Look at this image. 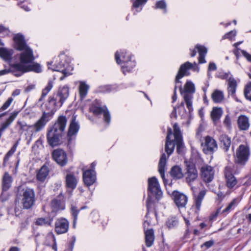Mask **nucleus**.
<instances>
[{
    "instance_id": "obj_1",
    "label": "nucleus",
    "mask_w": 251,
    "mask_h": 251,
    "mask_svg": "<svg viewBox=\"0 0 251 251\" xmlns=\"http://www.w3.org/2000/svg\"><path fill=\"white\" fill-rule=\"evenodd\" d=\"M66 117L59 116L52 127L48 130L47 133V140L49 146L53 148L63 144L62 135L66 126Z\"/></svg>"
},
{
    "instance_id": "obj_2",
    "label": "nucleus",
    "mask_w": 251,
    "mask_h": 251,
    "mask_svg": "<svg viewBox=\"0 0 251 251\" xmlns=\"http://www.w3.org/2000/svg\"><path fill=\"white\" fill-rule=\"evenodd\" d=\"M69 95V89L67 86L60 87L56 93L50 95L45 105L48 109L54 110L62 106L63 103L67 99Z\"/></svg>"
},
{
    "instance_id": "obj_3",
    "label": "nucleus",
    "mask_w": 251,
    "mask_h": 251,
    "mask_svg": "<svg viewBox=\"0 0 251 251\" xmlns=\"http://www.w3.org/2000/svg\"><path fill=\"white\" fill-rule=\"evenodd\" d=\"M68 57L64 52H61L55 58V61L53 65V68H51L52 62H48L47 65L49 69H51L53 71H57L61 72L64 76H68L72 73L69 71L71 68L67 61Z\"/></svg>"
},
{
    "instance_id": "obj_4",
    "label": "nucleus",
    "mask_w": 251,
    "mask_h": 251,
    "mask_svg": "<svg viewBox=\"0 0 251 251\" xmlns=\"http://www.w3.org/2000/svg\"><path fill=\"white\" fill-rule=\"evenodd\" d=\"M175 146V143L174 142V141L166 139L165 151L167 154V156L165 153H163L161 154L159 160L158 164V172L165 184H166V179L165 178V171L167 160L170 155L173 152Z\"/></svg>"
},
{
    "instance_id": "obj_5",
    "label": "nucleus",
    "mask_w": 251,
    "mask_h": 251,
    "mask_svg": "<svg viewBox=\"0 0 251 251\" xmlns=\"http://www.w3.org/2000/svg\"><path fill=\"white\" fill-rule=\"evenodd\" d=\"M179 91L183 97L187 108L189 110V112L191 113L193 110L192 100L193 99V94L195 92L194 84L190 81H187L185 84L183 90L182 86H180Z\"/></svg>"
},
{
    "instance_id": "obj_6",
    "label": "nucleus",
    "mask_w": 251,
    "mask_h": 251,
    "mask_svg": "<svg viewBox=\"0 0 251 251\" xmlns=\"http://www.w3.org/2000/svg\"><path fill=\"white\" fill-rule=\"evenodd\" d=\"M250 148L244 145H240L236 152L235 162L240 166H244L248 161L250 156Z\"/></svg>"
},
{
    "instance_id": "obj_7",
    "label": "nucleus",
    "mask_w": 251,
    "mask_h": 251,
    "mask_svg": "<svg viewBox=\"0 0 251 251\" xmlns=\"http://www.w3.org/2000/svg\"><path fill=\"white\" fill-rule=\"evenodd\" d=\"M148 193L149 198L154 196L157 200H159L162 196L159 182L155 176L148 179Z\"/></svg>"
},
{
    "instance_id": "obj_8",
    "label": "nucleus",
    "mask_w": 251,
    "mask_h": 251,
    "mask_svg": "<svg viewBox=\"0 0 251 251\" xmlns=\"http://www.w3.org/2000/svg\"><path fill=\"white\" fill-rule=\"evenodd\" d=\"M22 203L24 209H28L34 204L35 194L32 188L26 187L23 190Z\"/></svg>"
},
{
    "instance_id": "obj_9",
    "label": "nucleus",
    "mask_w": 251,
    "mask_h": 251,
    "mask_svg": "<svg viewBox=\"0 0 251 251\" xmlns=\"http://www.w3.org/2000/svg\"><path fill=\"white\" fill-rule=\"evenodd\" d=\"M201 146L205 154H213L218 149V145L214 139L210 136L204 138V141L201 142Z\"/></svg>"
},
{
    "instance_id": "obj_10",
    "label": "nucleus",
    "mask_w": 251,
    "mask_h": 251,
    "mask_svg": "<svg viewBox=\"0 0 251 251\" xmlns=\"http://www.w3.org/2000/svg\"><path fill=\"white\" fill-rule=\"evenodd\" d=\"M90 111L95 115L98 116L102 114L104 122L108 125L110 123L111 116L110 113L106 106H97L94 103L90 107Z\"/></svg>"
},
{
    "instance_id": "obj_11",
    "label": "nucleus",
    "mask_w": 251,
    "mask_h": 251,
    "mask_svg": "<svg viewBox=\"0 0 251 251\" xmlns=\"http://www.w3.org/2000/svg\"><path fill=\"white\" fill-rule=\"evenodd\" d=\"M233 169L230 166H226L224 171L226 186L228 188H234L238 183V180L233 174Z\"/></svg>"
},
{
    "instance_id": "obj_12",
    "label": "nucleus",
    "mask_w": 251,
    "mask_h": 251,
    "mask_svg": "<svg viewBox=\"0 0 251 251\" xmlns=\"http://www.w3.org/2000/svg\"><path fill=\"white\" fill-rule=\"evenodd\" d=\"M53 160L61 167L66 165L68 162V157L66 151L61 149L54 150L51 153Z\"/></svg>"
},
{
    "instance_id": "obj_13",
    "label": "nucleus",
    "mask_w": 251,
    "mask_h": 251,
    "mask_svg": "<svg viewBox=\"0 0 251 251\" xmlns=\"http://www.w3.org/2000/svg\"><path fill=\"white\" fill-rule=\"evenodd\" d=\"M186 172H185V179L189 185L194 182L198 177V171L195 165L191 162H185Z\"/></svg>"
},
{
    "instance_id": "obj_14",
    "label": "nucleus",
    "mask_w": 251,
    "mask_h": 251,
    "mask_svg": "<svg viewBox=\"0 0 251 251\" xmlns=\"http://www.w3.org/2000/svg\"><path fill=\"white\" fill-rule=\"evenodd\" d=\"M79 129V125L78 123L76 121V116L73 115L67 133L68 142L69 145H70L73 140L75 139V136L78 132Z\"/></svg>"
},
{
    "instance_id": "obj_15",
    "label": "nucleus",
    "mask_w": 251,
    "mask_h": 251,
    "mask_svg": "<svg viewBox=\"0 0 251 251\" xmlns=\"http://www.w3.org/2000/svg\"><path fill=\"white\" fill-rule=\"evenodd\" d=\"M42 115L37 121L41 127L44 129L47 124L52 118L55 113L54 110L48 109L47 107L42 109Z\"/></svg>"
},
{
    "instance_id": "obj_16",
    "label": "nucleus",
    "mask_w": 251,
    "mask_h": 251,
    "mask_svg": "<svg viewBox=\"0 0 251 251\" xmlns=\"http://www.w3.org/2000/svg\"><path fill=\"white\" fill-rule=\"evenodd\" d=\"M214 171L213 168L209 165H205L201 169V179L205 183L212 181L214 178Z\"/></svg>"
},
{
    "instance_id": "obj_17",
    "label": "nucleus",
    "mask_w": 251,
    "mask_h": 251,
    "mask_svg": "<svg viewBox=\"0 0 251 251\" xmlns=\"http://www.w3.org/2000/svg\"><path fill=\"white\" fill-rule=\"evenodd\" d=\"M69 222L65 218L57 219L55 223V231L57 234L66 233L69 229Z\"/></svg>"
},
{
    "instance_id": "obj_18",
    "label": "nucleus",
    "mask_w": 251,
    "mask_h": 251,
    "mask_svg": "<svg viewBox=\"0 0 251 251\" xmlns=\"http://www.w3.org/2000/svg\"><path fill=\"white\" fill-rule=\"evenodd\" d=\"M193 67V64L188 61L186 62L184 64H182L178 71V73L176 75L175 79V83L176 84L181 82L179 80L180 79L182 78L185 75H189V73L188 71Z\"/></svg>"
},
{
    "instance_id": "obj_19",
    "label": "nucleus",
    "mask_w": 251,
    "mask_h": 251,
    "mask_svg": "<svg viewBox=\"0 0 251 251\" xmlns=\"http://www.w3.org/2000/svg\"><path fill=\"white\" fill-rule=\"evenodd\" d=\"M206 191L205 189L201 190L198 194H195L194 192L193 193L195 208L194 212L197 217H198L199 213L200 211L201 205V202L206 195Z\"/></svg>"
},
{
    "instance_id": "obj_20",
    "label": "nucleus",
    "mask_w": 251,
    "mask_h": 251,
    "mask_svg": "<svg viewBox=\"0 0 251 251\" xmlns=\"http://www.w3.org/2000/svg\"><path fill=\"white\" fill-rule=\"evenodd\" d=\"M174 201L176 205L179 208L185 207L187 201L188 197L183 193L177 191L173 192Z\"/></svg>"
},
{
    "instance_id": "obj_21",
    "label": "nucleus",
    "mask_w": 251,
    "mask_h": 251,
    "mask_svg": "<svg viewBox=\"0 0 251 251\" xmlns=\"http://www.w3.org/2000/svg\"><path fill=\"white\" fill-rule=\"evenodd\" d=\"M20 56V60L22 64H28L31 63L34 60V57L32 50L29 47L22 50Z\"/></svg>"
},
{
    "instance_id": "obj_22",
    "label": "nucleus",
    "mask_w": 251,
    "mask_h": 251,
    "mask_svg": "<svg viewBox=\"0 0 251 251\" xmlns=\"http://www.w3.org/2000/svg\"><path fill=\"white\" fill-rule=\"evenodd\" d=\"M83 180L87 186L92 185L96 180V172L93 170H87L83 173Z\"/></svg>"
},
{
    "instance_id": "obj_23",
    "label": "nucleus",
    "mask_w": 251,
    "mask_h": 251,
    "mask_svg": "<svg viewBox=\"0 0 251 251\" xmlns=\"http://www.w3.org/2000/svg\"><path fill=\"white\" fill-rule=\"evenodd\" d=\"M19 113V111L15 110L10 113L8 117L0 123V129L5 131L15 120Z\"/></svg>"
},
{
    "instance_id": "obj_24",
    "label": "nucleus",
    "mask_w": 251,
    "mask_h": 251,
    "mask_svg": "<svg viewBox=\"0 0 251 251\" xmlns=\"http://www.w3.org/2000/svg\"><path fill=\"white\" fill-rule=\"evenodd\" d=\"M237 126L241 131H247L250 126L249 118L245 115H240L237 119Z\"/></svg>"
},
{
    "instance_id": "obj_25",
    "label": "nucleus",
    "mask_w": 251,
    "mask_h": 251,
    "mask_svg": "<svg viewBox=\"0 0 251 251\" xmlns=\"http://www.w3.org/2000/svg\"><path fill=\"white\" fill-rule=\"evenodd\" d=\"M15 43V48L19 50H24L28 48L26 45L24 36L20 34H16L13 38Z\"/></svg>"
},
{
    "instance_id": "obj_26",
    "label": "nucleus",
    "mask_w": 251,
    "mask_h": 251,
    "mask_svg": "<svg viewBox=\"0 0 251 251\" xmlns=\"http://www.w3.org/2000/svg\"><path fill=\"white\" fill-rule=\"evenodd\" d=\"M220 146L225 151H229L231 145V138L226 134H222L219 137Z\"/></svg>"
},
{
    "instance_id": "obj_27",
    "label": "nucleus",
    "mask_w": 251,
    "mask_h": 251,
    "mask_svg": "<svg viewBox=\"0 0 251 251\" xmlns=\"http://www.w3.org/2000/svg\"><path fill=\"white\" fill-rule=\"evenodd\" d=\"M223 110L221 107H213L210 113V116L214 124H216L217 122L220 119L223 115Z\"/></svg>"
},
{
    "instance_id": "obj_28",
    "label": "nucleus",
    "mask_w": 251,
    "mask_h": 251,
    "mask_svg": "<svg viewBox=\"0 0 251 251\" xmlns=\"http://www.w3.org/2000/svg\"><path fill=\"white\" fill-rule=\"evenodd\" d=\"M49 173V168L44 165L38 171L37 175L36 178L37 180L40 182H44L47 176H48Z\"/></svg>"
},
{
    "instance_id": "obj_29",
    "label": "nucleus",
    "mask_w": 251,
    "mask_h": 251,
    "mask_svg": "<svg viewBox=\"0 0 251 251\" xmlns=\"http://www.w3.org/2000/svg\"><path fill=\"white\" fill-rule=\"evenodd\" d=\"M12 182V177L7 172H5L2 177V189L3 191H7L11 187Z\"/></svg>"
},
{
    "instance_id": "obj_30",
    "label": "nucleus",
    "mask_w": 251,
    "mask_h": 251,
    "mask_svg": "<svg viewBox=\"0 0 251 251\" xmlns=\"http://www.w3.org/2000/svg\"><path fill=\"white\" fill-rule=\"evenodd\" d=\"M77 182V179L73 174L69 173L67 174L66 183L67 187L74 189L76 187Z\"/></svg>"
},
{
    "instance_id": "obj_31",
    "label": "nucleus",
    "mask_w": 251,
    "mask_h": 251,
    "mask_svg": "<svg viewBox=\"0 0 251 251\" xmlns=\"http://www.w3.org/2000/svg\"><path fill=\"white\" fill-rule=\"evenodd\" d=\"M145 242L147 247H151L154 241V231L153 229H147L145 231Z\"/></svg>"
},
{
    "instance_id": "obj_32",
    "label": "nucleus",
    "mask_w": 251,
    "mask_h": 251,
    "mask_svg": "<svg viewBox=\"0 0 251 251\" xmlns=\"http://www.w3.org/2000/svg\"><path fill=\"white\" fill-rule=\"evenodd\" d=\"M224 98V94L222 91L216 89L211 94V99L214 103H221Z\"/></svg>"
},
{
    "instance_id": "obj_33",
    "label": "nucleus",
    "mask_w": 251,
    "mask_h": 251,
    "mask_svg": "<svg viewBox=\"0 0 251 251\" xmlns=\"http://www.w3.org/2000/svg\"><path fill=\"white\" fill-rule=\"evenodd\" d=\"M13 54L12 50H8L4 48H0V56L6 61L10 62Z\"/></svg>"
},
{
    "instance_id": "obj_34",
    "label": "nucleus",
    "mask_w": 251,
    "mask_h": 251,
    "mask_svg": "<svg viewBox=\"0 0 251 251\" xmlns=\"http://www.w3.org/2000/svg\"><path fill=\"white\" fill-rule=\"evenodd\" d=\"M171 176L175 179H181L183 176L181 168L179 166H173L170 172Z\"/></svg>"
},
{
    "instance_id": "obj_35",
    "label": "nucleus",
    "mask_w": 251,
    "mask_h": 251,
    "mask_svg": "<svg viewBox=\"0 0 251 251\" xmlns=\"http://www.w3.org/2000/svg\"><path fill=\"white\" fill-rule=\"evenodd\" d=\"M24 64L16 63L11 66V70L13 72H18L19 74H15L16 75L20 76L23 73L27 72V66H25Z\"/></svg>"
},
{
    "instance_id": "obj_36",
    "label": "nucleus",
    "mask_w": 251,
    "mask_h": 251,
    "mask_svg": "<svg viewBox=\"0 0 251 251\" xmlns=\"http://www.w3.org/2000/svg\"><path fill=\"white\" fill-rule=\"evenodd\" d=\"M89 87L85 82H81L79 86V93L81 100L84 99L88 93Z\"/></svg>"
},
{
    "instance_id": "obj_37",
    "label": "nucleus",
    "mask_w": 251,
    "mask_h": 251,
    "mask_svg": "<svg viewBox=\"0 0 251 251\" xmlns=\"http://www.w3.org/2000/svg\"><path fill=\"white\" fill-rule=\"evenodd\" d=\"M13 101V99L12 97H9L6 100V101L2 104V105L0 107V113L6 110L11 104L12 101ZM7 113L6 112H4L1 113H0V119L3 116H5L7 115Z\"/></svg>"
},
{
    "instance_id": "obj_38",
    "label": "nucleus",
    "mask_w": 251,
    "mask_h": 251,
    "mask_svg": "<svg viewBox=\"0 0 251 251\" xmlns=\"http://www.w3.org/2000/svg\"><path fill=\"white\" fill-rule=\"evenodd\" d=\"M178 224V220L176 216L170 217L166 222V225L169 229L176 227Z\"/></svg>"
},
{
    "instance_id": "obj_39",
    "label": "nucleus",
    "mask_w": 251,
    "mask_h": 251,
    "mask_svg": "<svg viewBox=\"0 0 251 251\" xmlns=\"http://www.w3.org/2000/svg\"><path fill=\"white\" fill-rule=\"evenodd\" d=\"M52 222V219L50 217L39 218L36 222L35 224L37 226H50Z\"/></svg>"
},
{
    "instance_id": "obj_40",
    "label": "nucleus",
    "mask_w": 251,
    "mask_h": 251,
    "mask_svg": "<svg viewBox=\"0 0 251 251\" xmlns=\"http://www.w3.org/2000/svg\"><path fill=\"white\" fill-rule=\"evenodd\" d=\"M19 144V141H17L11 149L6 153L3 158V166H5L6 163L8 161L10 157L12 156L16 151L17 148Z\"/></svg>"
},
{
    "instance_id": "obj_41",
    "label": "nucleus",
    "mask_w": 251,
    "mask_h": 251,
    "mask_svg": "<svg viewBox=\"0 0 251 251\" xmlns=\"http://www.w3.org/2000/svg\"><path fill=\"white\" fill-rule=\"evenodd\" d=\"M129 63H126V64L122 66V70L124 75H126V73L130 72L132 69L135 66L136 63L134 61H129Z\"/></svg>"
},
{
    "instance_id": "obj_42",
    "label": "nucleus",
    "mask_w": 251,
    "mask_h": 251,
    "mask_svg": "<svg viewBox=\"0 0 251 251\" xmlns=\"http://www.w3.org/2000/svg\"><path fill=\"white\" fill-rule=\"evenodd\" d=\"M237 83L235 79H230L228 82V92L229 94L234 96L236 89Z\"/></svg>"
},
{
    "instance_id": "obj_43",
    "label": "nucleus",
    "mask_w": 251,
    "mask_h": 251,
    "mask_svg": "<svg viewBox=\"0 0 251 251\" xmlns=\"http://www.w3.org/2000/svg\"><path fill=\"white\" fill-rule=\"evenodd\" d=\"M43 129L36 121L33 125L28 126V131L32 133L38 132Z\"/></svg>"
},
{
    "instance_id": "obj_44",
    "label": "nucleus",
    "mask_w": 251,
    "mask_h": 251,
    "mask_svg": "<svg viewBox=\"0 0 251 251\" xmlns=\"http://www.w3.org/2000/svg\"><path fill=\"white\" fill-rule=\"evenodd\" d=\"M26 70L27 72L33 71L37 73H40L42 71L41 66L38 63H34L28 65Z\"/></svg>"
},
{
    "instance_id": "obj_45",
    "label": "nucleus",
    "mask_w": 251,
    "mask_h": 251,
    "mask_svg": "<svg viewBox=\"0 0 251 251\" xmlns=\"http://www.w3.org/2000/svg\"><path fill=\"white\" fill-rule=\"evenodd\" d=\"M87 208L86 206H83L81 207L79 209H78L77 207L75 205H72L71 208V212L72 215L73 217V219H77V216L81 210Z\"/></svg>"
},
{
    "instance_id": "obj_46",
    "label": "nucleus",
    "mask_w": 251,
    "mask_h": 251,
    "mask_svg": "<svg viewBox=\"0 0 251 251\" xmlns=\"http://www.w3.org/2000/svg\"><path fill=\"white\" fill-rule=\"evenodd\" d=\"M244 94L246 99L251 101V82L246 85Z\"/></svg>"
},
{
    "instance_id": "obj_47",
    "label": "nucleus",
    "mask_w": 251,
    "mask_h": 251,
    "mask_svg": "<svg viewBox=\"0 0 251 251\" xmlns=\"http://www.w3.org/2000/svg\"><path fill=\"white\" fill-rule=\"evenodd\" d=\"M196 49L198 50V51L199 54V56H200L201 59V58H205L206 54L207 53V49L203 46L200 45H197L196 46Z\"/></svg>"
},
{
    "instance_id": "obj_48",
    "label": "nucleus",
    "mask_w": 251,
    "mask_h": 251,
    "mask_svg": "<svg viewBox=\"0 0 251 251\" xmlns=\"http://www.w3.org/2000/svg\"><path fill=\"white\" fill-rule=\"evenodd\" d=\"M174 137L175 139H182V135L180 130V128L178 125L176 123L174 125Z\"/></svg>"
},
{
    "instance_id": "obj_49",
    "label": "nucleus",
    "mask_w": 251,
    "mask_h": 251,
    "mask_svg": "<svg viewBox=\"0 0 251 251\" xmlns=\"http://www.w3.org/2000/svg\"><path fill=\"white\" fill-rule=\"evenodd\" d=\"M175 145H176V151L177 153H180L182 152L184 146L182 142V139H175Z\"/></svg>"
},
{
    "instance_id": "obj_50",
    "label": "nucleus",
    "mask_w": 251,
    "mask_h": 251,
    "mask_svg": "<svg viewBox=\"0 0 251 251\" xmlns=\"http://www.w3.org/2000/svg\"><path fill=\"white\" fill-rule=\"evenodd\" d=\"M61 201L60 200L54 199L51 202V207L55 210H58L61 208Z\"/></svg>"
},
{
    "instance_id": "obj_51",
    "label": "nucleus",
    "mask_w": 251,
    "mask_h": 251,
    "mask_svg": "<svg viewBox=\"0 0 251 251\" xmlns=\"http://www.w3.org/2000/svg\"><path fill=\"white\" fill-rule=\"evenodd\" d=\"M237 204V200L236 199H234L228 206L223 211V212H228L232 209H233Z\"/></svg>"
},
{
    "instance_id": "obj_52",
    "label": "nucleus",
    "mask_w": 251,
    "mask_h": 251,
    "mask_svg": "<svg viewBox=\"0 0 251 251\" xmlns=\"http://www.w3.org/2000/svg\"><path fill=\"white\" fill-rule=\"evenodd\" d=\"M18 125L20 126V130L22 132L27 131L29 125H27L25 122H23L18 121L17 122Z\"/></svg>"
},
{
    "instance_id": "obj_53",
    "label": "nucleus",
    "mask_w": 251,
    "mask_h": 251,
    "mask_svg": "<svg viewBox=\"0 0 251 251\" xmlns=\"http://www.w3.org/2000/svg\"><path fill=\"white\" fill-rule=\"evenodd\" d=\"M122 57L123 58V62L128 63L129 61H131L130 54H127L126 51V50H124L122 52Z\"/></svg>"
},
{
    "instance_id": "obj_54",
    "label": "nucleus",
    "mask_w": 251,
    "mask_h": 251,
    "mask_svg": "<svg viewBox=\"0 0 251 251\" xmlns=\"http://www.w3.org/2000/svg\"><path fill=\"white\" fill-rule=\"evenodd\" d=\"M223 124L227 129H230L231 128V119L229 115H226V116L223 121Z\"/></svg>"
},
{
    "instance_id": "obj_55",
    "label": "nucleus",
    "mask_w": 251,
    "mask_h": 251,
    "mask_svg": "<svg viewBox=\"0 0 251 251\" xmlns=\"http://www.w3.org/2000/svg\"><path fill=\"white\" fill-rule=\"evenodd\" d=\"M53 82L52 80H49L47 86L42 90V92L48 94L53 87Z\"/></svg>"
},
{
    "instance_id": "obj_56",
    "label": "nucleus",
    "mask_w": 251,
    "mask_h": 251,
    "mask_svg": "<svg viewBox=\"0 0 251 251\" xmlns=\"http://www.w3.org/2000/svg\"><path fill=\"white\" fill-rule=\"evenodd\" d=\"M47 238L52 240V241L53 242V245H52V249H53L54 251H57V244H56V239H55L54 234L51 232L49 233L47 235Z\"/></svg>"
},
{
    "instance_id": "obj_57",
    "label": "nucleus",
    "mask_w": 251,
    "mask_h": 251,
    "mask_svg": "<svg viewBox=\"0 0 251 251\" xmlns=\"http://www.w3.org/2000/svg\"><path fill=\"white\" fill-rule=\"evenodd\" d=\"M156 6L158 8L165 9L166 11V4L164 0H160L156 2Z\"/></svg>"
},
{
    "instance_id": "obj_58",
    "label": "nucleus",
    "mask_w": 251,
    "mask_h": 251,
    "mask_svg": "<svg viewBox=\"0 0 251 251\" xmlns=\"http://www.w3.org/2000/svg\"><path fill=\"white\" fill-rule=\"evenodd\" d=\"M147 1V0H136L133 3V7L134 8H138L139 6L145 4Z\"/></svg>"
},
{
    "instance_id": "obj_59",
    "label": "nucleus",
    "mask_w": 251,
    "mask_h": 251,
    "mask_svg": "<svg viewBox=\"0 0 251 251\" xmlns=\"http://www.w3.org/2000/svg\"><path fill=\"white\" fill-rule=\"evenodd\" d=\"M151 199L152 197H150L148 196L147 201V213L146 214V217L147 218L148 214L149 213L150 208L151 207Z\"/></svg>"
},
{
    "instance_id": "obj_60",
    "label": "nucleus",
    "mask_w": 251,
    "mask_h": 251,
    "mask_svg": "<svg viewBox=\"0 0 251 251\" xmlns=\"http://www.w3.org/2000/svg\"><path fill=\"white\" fill-rule=\"evenodd\" d=\"M243 55L250 62H251V55L244 50H241Z\"/></svg>"
},
{
    "instance_id": "obj_61",
    "label": "nucleus",
    "mask_w": 251,
    "mask_h": 251,
    "mask_svg": "<svg viewBox=\"0 0 251 251\" xmlns=\"http://www.w3.org/2000/svg\"><path fill=\"white\" fill-rule=\"evenodd\" d=\"M236 35V32L234 31H230L227 33L224 36L225 38L231 39L232 37H234Z\"/></svg>"
},
{
    "instance_id": "obj_62",
    "label": "nucleus",
    "mask_w": 251,
    "mask_h": 251,
    "mask_svg": "<svg viewBox=\"0 0 251 251\" xmlns=\"http://www.w3.org/2000/svg\"><path fill=\"white\" fill-rule=\"evenodd\" d=\"M221 210V208L218 209L217 211L211 215V216L209 217V220L212 221L214 220L218 216V214L220 212V211Z\"/></svg>"
},
{
    "instance_id": "obj_63",
    "label": "nucleus",
    "mask_w": 251,
    "mask_h": 251,
    "mask_svg": "<svg viewBox=\"0 0 251 251\" xmlns=\"http://www.w3.org/2000/svg\"><path fill=\"white\" fill-rule=\"evenodd\" d=\"M100 91L101 92H109L110 91V87L109 86H103L99 88Z\"/></svg>"
},
{
    "instance_id": "obj_64",
    "label": "nucleus",
    "mask_w": 251,
    "mask_h": 251,
    "mask_svg": "<svg viewBox=\"0 0 251 251\" xmlns=\"http://www.w3.org/2000/svg\"><path fill=\"white\" fill-rule=\"evenodd\" d=\"M208 71H215L217 69V66L214 62H210L208 66Z\"/></svg>"
}]
</instances>
